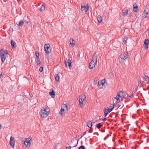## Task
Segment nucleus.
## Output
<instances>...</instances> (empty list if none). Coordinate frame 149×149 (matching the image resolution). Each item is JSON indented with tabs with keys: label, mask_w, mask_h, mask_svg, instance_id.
<instances>
[{
	"label": "nucleus",
	"mask_w": 149,
	"mask_h": 149,
	"mask_svg": "<svg viewBox=\"0 0 149 149\" xmlns=\"http://www.w3.org/2000/svg\"><path fill=\"white\" fill-rule=\"evenodd\" d=\"M125 96V94L122 91L120 92L113 99V105L117 104L120 101L123 100Z\"/></svg>",
	"instance_id": "1"
},
{
	"label": "nucleus",
	"mask_w": 149,
	"mask_h": 149,
	"mask_svg": "<svg viewBox=\"0 0 149 149\" xmlns=\"http://www.w3.org/2000/svg\"><path fill=\"white\" fill-rule=\"evenodd\" d=\"M41 115L43 118L47 117L50 113V110L47 106L42 107L41 110Z\"/></svg>",
	"instance_id": "2"
},
{
	"label": "nucleus",
	"mask_w": 149,
	"mask_h": 149,
	"mask_svg": "<svg viewBox=\"0 0 149 149\" xmlns=\"http://www.w3.org/2000/svg\"><path fill=\"white\" fill-rule=\"evenodd\" d=\"M0 57L2 63L4 62L5 60L8 57V52L6 50L2 49L0 51Z\"/></svg>",
	"instance_id": "3"
},
{
	"label": "nucleus",
	"mask_w": 149,
	"mask_h": 149,
	"mask_svg": "<svg viewBox=\"0 0 149 149\" xmlns=\"http://www.w3.org/2000/svg\"><path fill=\"white\" fill-rule=\"evenodd\" d=\"M92 61L89 64L90 69H93L95 67L97 63V56L95 54L93 55Z\"/></svg>",
	"instance_id": "4"
},
{
	"label": "nucleus",
	"mask_w": 149,
	"mask_h": 149,
	"mask_svg": "<svg viewBox=\"0 0 149 149\" xmlns=\"http://www.w3.org/2000/svg\"><path fill=\"white\" fill-rule=\"evenodd\" d=\"M68 111L67 105L65 104H63L61 105V109L59 112V113L61 116H63Z\"/></svg>",
	"instance_id": "5"
},
{
	"label": "nucleus",
	"mask_w": 149,
	"mask_h": 149,
	"mask_svg": "<svg viewBox=\"0 0 149 149\" xmlns=\"http://www.w3.org/2000/svg\"><path fill=\"white\" fill-rule=\"evenodd\" d=\"M32 141V138L31 136L25 139L24 144L26 148H29L30 147L31 145Z\"/></svg>",
	"instance_id": "6"
},
{
	"label": "nucleus",
	"mask_w": 149,
	"mask_h": 149,
	"mask_svg": "<svg viewBox=\"0 0 149 149\" xmlns=\"http://www.w3.org/2000/svg\"><path fill=\"white\" fill-rule=\"evenodd\" d=\"M85 98L86 96L84 95H81L79 96V105L81 107H82Z\"/></svg>",
	"instance_id": "7"
},
{
	"label": "nucleus",
	"mask_w": 149,
	"mask_h": 149,
	"mask_svg": "<svg viewBox=\"0 0 149 149\" xmlns=\"http://www.w3.org/2000/svg\"><path fill=\"white\" fill-rule=\"evenodd\" d=\"M45 51L46 53L48 54L51 52L50 45L49 44H45L44 45Z\"/></svg>",
	"instance_id": "8"
},
{
	"label": "nucleus",
	"mask_w": 149,
	"mask_h": 149,
	"mask_svg": "<svg viewBox=\"0 0 149 149\" xmlns=\"http://www.w3.org/2000/svg\"><path fill=\"white\" fill-rule=\"evenodd\" d=\"M89 10V7L87 4L86 5H84V6H81V11L82 13H86Z\"/></svg>",
	"instance_id": "9"
},
{
	"label": "nucleus",
	"mask_w": 149,
	"mask_h": 149,
	"mask_svg": "<svg viewBox=\"0 0 149 149\" xmlns=\"http://www.w3.org/2000/svg\"><path fill=\"white\" fill-rule=\"evenodd\" d=\"M15 138L12 136H11L10 138V140L9 141V143L11 146L14 148L15 146Z\"/></svg>",
	"instance_id": "10"
},
{
	"label": "nucleus",
	"mask_w": 149,
	"mask_h": 149,
	"mask_svg": "<svg viewBox=\"0 0 149 149\" xmlns=\"http://www.w3.org/2000/svg\"><path fill=\"white\" fill-rule=\"evenodd\" d=\"M128 57L127 52H123L122 53L120 56V57L123 60H125Z\"/></svg>",
	"instance_id": "11"
},
{
	"label": "nucleus",
	"mask_w": 149,
	"mask_h": 149,
	"mask_svg": "<svg viewBox=\"0 0 149 149\" xmlns=\"http://www.w3.org/2000/svg\"><path fill=\"white\" fill-rule=\"evenodd\" d=\"M106 81L105 79H103L98 82V85L100 88H102L103 86H104Z\"/></svg>",
	"instance_id": "12"
},
{
	"label": "nucleus",
	"mask_w": 149,
	"mask_h": 149,
	"mask_svg": "<svg viewBox=\"0 0 149 149\" xmlns=\"http://www.w3.org/2000/svg\"><path fill=\"white\" fill-rule=\"evenodd\" d=\"M65 66L67 67V63L70 68H71L72 67L71 61L70 59H69L67 60V61H65Z\"/></svg>",
	"instance_id": "13"
},
{
	"label": "nucleus",
	"mask_w": 149,
	"mask_h": 149,
	"mask_svg": "<svg viewBox=\"0 0 149 149\" xmlns=\"http://www.w3.org/2000/svg\"><path fill=\"white\" fill-rule=\"evenodd\" d=\"M16 23L18 26H21L24 25V22L22 20L20 19Z\"/></svg>",
	"instance_id": "14"
},
{
	"label": "nucleus",
	"mask_w": 149,
	"mask_h": 149,
	"mask_svg": "<svg viewBox=\"0 0 149 149\" xmlns=\"http://www.w3.org/2000/svg\"><path fill=\"white\" fill-rule=\"evenodd\" d=\"M113 109V107H112L110 109V111H108L109 110V109L108 108H107V109L105 108L104 109V113L105 115V116H106L107 114L109 112H111Z\"/></svg>",
	"instance_id": "15"
},
{
	"label": "nucleus",
	"mask_w": 149,
	"mask_h": 149,
	"mask_svg": "<svg viewBox=\"0 0 149 149\" xmlns=\"http://www.w3.org/2000/svg\"><path fill=\"white\" fill-rule=\"evenodd\" d=\"M70 42L71 47H73L75 44V41L73 39H70Z\"/></svg>",
	"instance_id": "16"
},
{
	"label": "nucleus",
	"mask_w": 149,
	"mask_h": 149,
	"mask_svg": "<svg viewBox=\"0 0 149 149\" xmlns=\"http://www.w3.org/2000/svg\"><path fill=\"white\" fill-rule=\"evenodd\" d=\"M144 12L146 14V15H148L149 13V5H147L146 7Z\"/></svg>",
	"instance_id": "17"
},
{
	"label": "nucleus",
	"mask_w": 149,
	"mask_h": 149,
	"mask_svg": "<svg viewBox=\"0 0 149 149\" xmlns=\"http://www.w3.org/2000/svg\"><path fill=\"white\" fill-rule=\"evenodd\" d=\"M49 94L52 97L54 98L55 96V92L54 90H52V91L49 92Z\"/></svg>",
	"instance_id": "18"
},
{
	"label": "nucleus",
	"mask_w": 149,
	"mask_h": 149,
	"mask_svg": "<svg viewBox=\"0 0 149 149\" xmlns=\"http://www.w3.org/2000/svg\"><path fill=\"white\" fill-rule=\"evenodd\" d=\"M128 9L124 10L123 13V15L125 16L127 15L128 12Z\"/></svg>",
	"instance_id": "19"
},
{
	"label": "nucleus",
	"mask_w": 149,
	"mask_h": 149,
	"mask_svg": "<svg viewBox=\"0 0 149 149\" xmlns=\"http://www.w3.org/2000/svg\"><path fill=\"white\" fill-rule=\"evenodd\" d=\"M87 124L88 127L91 128L92 126V123L91 121H88L87 122Z\"/></svg>",
	"instance_id": "20"
},
{
	"label": "nucleus",
	"mask_w": 149,
	"mask_h": 149,
	"mask_svg": "<svg viewBox=\"0 0 149 149\" xmlns=\"http://www.w3.org/2000/svg\"><path fill=\"white\" fill-rule=\"evenodd\" d=\"M97 19L99 22L100 23L102 22V18L101 16H98Z\"/></svg>",
	"instance_id": "21"
},
{
	"label": "nucleus",
	"mask_w": 149,
	"mask_h": 149,
	"mask_svg": "<svg viewBox=\"0 0 149 149\" xmlns=\"http://www.w3.org/2000/svg\"><path fill=\"white\" fill-rule=\"evenodd\" d=\"M55 79L57 81H59V76L57 74H55Z\"/></svg>",
	"instance_id": "22"
},
{
	"label": "nucleus",
	"mask_w": 149,
	"mask_h": 149,
	"mask_svg": "<svg viewBox=\"0 0 149 149\" xmlns=\"http://www.w3.org/2000/svg\"><path fill=\"white\" fill-rule=\"evenodd\" d=\"M145 45H148L149 43V40L148 39H146L144 41Z\"/></svg>",
	"instance_id": "23"
},
{
	"label": "nucleus",
	"mask_w": 149,
	"mask_h": 149,
	"mask_svg": "<svg viewBox=\"0 0 149 149\" xmlns=\"http://www.w3.org/2000/svg\"><path fill=\"white\" fill-rule=\"evenodd\" d=\"M128 40V38H125L123 39V42L124 44H125L127 42V40Z\"/></svg>",
	"instance_id": "24"
},
{
	"label": "nucleus",
	"mask_w": 149,
	"mask_h": 149,
	"mask_svg": "<svg viewBox=\"0 0 149 149\" xmlns=\"http://www.w3.org/2000/svg\"><path fill=\"white\" fill-rule=\"evenodd\" d=\"M45 9V6L43 5H42L40 8V10L41 11H44Z\"/></svg>",
	"instance_id": "25"
},
{
	"label": "nucleus",
	"mask_w": 149,
	"mask_h": 149,
	"mask_svg": "<svg viewBox=\"0 0 149 149\" xmlns=\"http://www.w3.org/2000/svg\"><path fill=\"white\" fill-rule=\"evenodd\" d=\"M11 44L13 47H14L15 45H16V43L12 40H11Z\"/></svg>",
	"instance_id": "26"
},
{
	"label": "nucleus",
	"mask_w": 149,
	"mask_h": 149,
	"mask_svg": "<svg viewBox=\"0 0 149 149\" xmlns=\"http://www.w3.org/2000/svg\"><path fill=\"white\" fill-rule=\"evenodd\" d=\"M134 11L136 12L138 11V6H135L134 8Z\"/></svg>",
	"instance_id": "27"
},
{
	"label": "nucleus",
	"mask_w": 149,
	"mask_h": 149,
	"mask_svg": "<svg viewBox=\"0 0 149 149\" xmlns=\"http://www.w3.org/2000/svg\"><path fill=\"white\" fill-rule=\"evenodd\" d=\"M102 126V125L100 123H98L96 125V127L98 129H100Z\"/></svg>",
	"instance_id": "28"
},
{
	"label": "nucleus",
	"mask_w": 149,
	"mask_h": 149,
	"mask_svg": "<svg viewBox=\"0 0 149 149\" xmlns=\"http://www.w3.org/2000/svg\"><path fill=\"white\" fill-rule=\"evenodd\" d=\"M36 55L37 59L39 58V54L38 52H36Z\"/></svg>",
	"instance_id": "29"
},
{
	"label": "nucleus",
	"mask_w": 149,
	"mask_h": 149,
	"mask_svg": "<svg viewBox=\"0 0 149 149\" xmlns=\"http://www.w3.org/2000/svg\"><path fill=\"white\" fill-rule=\"evenodd\" d=\"M148 15H146V14L145 13V12H144L143 14L142 15V16L143 18H145Z\"/></svg>",
	"instance_id": "30"
},
{
	"label": "nucleus",
	"mask_w": 149,
	"mask_h": 149,
	"mask_svg": "<svg viewBox=\"0 0 149 149\" xmlns=\"http://www.w3.org/2000/svg\"><path fill=\"white\" fill-rule=\"evenodd\" d=\"M78 149H85L84 146H80L78 148Z\"/></svg>",
	"instance_id": "31"
},
{
	"label": "nucleus",
	"mask_w": 149,
	"mask_h": 149,
	"mask_svg": "<svg viewBox=\"0 0 149 149\" xmlns=\"http://www.w3.org/2000/svg\"><path fill=\"white\" fill-rule=\"evenodd\" d=\"M40 60L39 58L37 59V64L38 65L40 64Z\"/></svg>",
	"instance_id": "32"
},
{
	"label": "nucleus",
	"mask_w": 149,
	"mask_h": 149,
	"mask_svg": "<svg viewBox=\"0 0 149 149\" xmlns=\"http://www.w3.org/2000/svg\"><path fill=\"white\" fill-rule=\"evenodd\" d=\"M76 146H77V145L74 146H73V147H71V146L67 147L66 148V149H71V148L75 147Z\"/></svg>",
	"instance_id": "33"
},
{
	"label": "nucleus",
	"mask_w": 149,
	"mask_h": 149,
	"mask_svg": "<svg viewBox=\"0 0 149 149\" xmlns=\"http://www.w3.org/2000/svg\"><path fill=\"white\" fill-rule=\"evenodd\" d=\"M43 70V68L42 67H40V69H39V71L41 72Z\"/></svg>",
	"instance_id": "34"
},
{
	"label": "nucleus",
	"mask_w": 149,
	"mask_h": 149,
	"mask_svg": "<svg viewBox=\"0 0 149 149\" xmlns=\"http://www.w3.org/2000/svg\"><path fill=\"white\" fill-rule=\"evenodd\" d=\"M148 45H145V46L144 48L145 49H148Z\"/></svg>",
	"instance_id": "35"
},
{
	"label": "nucleus",
	"mask_w": 149,
	"mask_h": 149,
	"mask_svg": "<svg viewBox=\"0 0 149 149\" xmlns=\"http://www.w3.org/2000/svg\"><path fill=\"white\" fill-rule=\"evenodd\" d=\"M129 15L130 16V17L131 19H134V18L133 17H132L131 16V15Z\"/></svg>",
	"instance_id": "36"
},
{
	"label": "nucleus",
	"mask_w": 149,
	"mask_h": 149,
	"mask_svg": "<svg viewBox=\"0 0 149 149\" xmlns=\"http://www.w3.org/2000/svg\"><path fill=\"white\" fill-rule=\"evenodd\" d=\"M107 120V119L106 118H104L103 119V120L104 121H106V120Z\"/></svg>",
	"instance_id": "37"
},
{
	"label": "nucleus",
	"mask_w": 149,
	"mask_h": 149,
	"mask_svg": "<svg viewBox=\"0 0 149 149\" xmlns=\"http://www.w3.org/2000/svg\"><path fill=\"white\" fill-rule=\"evenodd\" d=\"M25 24H26L27 25H28L29 22L27 21H26L25 22Z\"/></svg>",
	"instance_id": "38"
},
{
	"label": "nucleus",
	"mask_w": 149,
	"mask_h": 149,
	"mask_svg": "<svg viewBox=\"0 0 149 149\" xmlns=\"http://www.w3.org/2000/svg\"><path fill=\"white\" fill-rule=\"evenodd\" d=\"M112 107H113V106H110V109H111V108H112Z\"/></svg>",
	"instance_id": "39"
},
{
	"label": "nucleus",
	"mask_w": 149,
	"mask_h": 149,
	"mask_svg": "<svg viewBox=\"0 0 149 149\" xmlns=\"http://www.w3.org/2000/svg\"><path fill=\"white\" fill-rule=\"evenodd\" d=\"M1 125H0V129H1Z\"/></svg>",
	"instance_id": "40"
},
{
	"label": "nucleus",
	"mask_w": 149,
	"mask_h": 149,
	"mask_svg": "<svg viewBox=\"0 0 149 149\" xmlns=\"http://www.w3.org/2000/svg\"><path fill=\"white\" fill-rule=\"evenodd\" d=\"M106 137H105V138H104V140H106Z\"/></svg>",
	"instance_id": "41"
},
{
	"label": "nucleus",
	"mask_w": 149,
	"mask_h": 149,
	"mask_svg": "<svg viewBox=\"0 0 149 149\" xmlns=\"http://www.w3.org/2000/svg\"><path fill=\"white\" fill-rule=\"evenodd\" d=\"M86 133V132H84V134H85Z\"/></svg>",
	"instance_id": "42"
},
{
	"label": "nucleus",
	"mask_w": 149,
	"mask_h": 149,
	"mask_svg": "<svg viewBox=\"0 0 149 149\" xmlns=\"http://www.w3.org/2000/svg\"><path fill=\"white\" fill-rule=\"evenodd\" d=\"M89 132H90V131H89ZM91 132V131H90V132Z\"/></svg>",
	"instance_id": "43"
},
{
	"label": "nucleus",
	"mask_w": 149,
	"mask_h": 149,
	"mask_svg": "<svg viewBox=\"0 0 149 149\" xmlns=\"http://www.w3.org/2000/svg\"><path fill=\"white\" fill-rule=\"evenodd\" d=\"M89 132H90V131H89ZM91 132V131H90V132Z\"/></svg>",
	"instance_id": "44"
},
{
	"label": "nucleus",
	"mask_w": 149,
	"mask_h": 149,
	"mask_svg": "<svg viewBox=\"0 0 149 149\" xmlns=\"http://www.w3.org/2000/svg\"><path fill=\"white\" fill-rule=\"evenodd\" d=\"M109 111V110H108ZM109 111H110V109H109Z\"/></svg>",
	"instance_id": "45"
},
{
	"label": "nucleus",
	"mask_w": 149,
	"mask_h": 149,
	"mask_svg": "<svg viewBox=\"0 0 149 149\" xmlns=\"http://www.w3.org/2000/svg\"><path fill=\"white\" fill-rule=\"evenodd\" d=\"M115 148H113V149H114Z\"/></svg>",
	"instance_id": "46"
},
{
	"label": "nucleus",
	"mask_w": 149,
	"mask_h": 149,
	"mask_svg": "<svg viewBox=\"0 0 149 149\" xmlns=\"http://www.w3.org/2000/svg\"><path fill=\"white\" fill-rule=\"evenodd\" d=\"M108 137L109 136V135H108Z\"/></svg>",
	"instance_id": "47"
},
{
	"label": "nucleus",
	"mask_w": 149,
	"mask_h": 149,
	"mask_svg": "<svg viewBox=\"0 0 149 149\" xmlns=\"http://www.w3.org/2000/svg\"><path fill=\"white\" fill-rule=\"evenodd\" d=\"M148 82H149V80H148Z\"/></svg>",
	"instance_id": "48"
},
{
	"label": "nucleus",
	"mask_w": 149,
	"mask_h": 149,
	"mask_svg": "<svg viewBox=\"0 0 149 149\" xmlns=\"http://www.w3.org/2000/svg\"><path fill=\"white\" fill-rule=\"evenodd\" d=\"M0 74H1V73H0Z\"/></svg>",
	"instance_id": "49"
},
{
	"label": "nucleus",
	"mask_w": 149,
	"mask_h": 149,
	"mask_svg": "<svg viewBox=\"0 0 149 149\" xmlns=\"http://www.w3.org/2000/svg\"><path fill=\"white\" fill-rule=\"evenodd\" d=\"M0 74H1V73H0Z\"/></svg>",
	"instance_id": "50"
}]
</instances>
